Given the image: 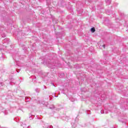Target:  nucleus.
I'll return each mask as SVG.
<instances>
[{
  "instance_id": "f257e3e1",
  "label": "nucleus",
  "mask_w": 128,
  "mask_h": 128,
  "mask_svg": "<svg viewBox=\"0 0 128 128\" xmlns=\"http://www.w3.org/2000/svg\"><path fill=\"white\" fill-rule=\"evenodd\" d=\"M78 118H76L75 120H73L71 123L72 128H76V124H78Z\"/></svg>"
},
{
  "instance_id": "f03ea898",
  "label": "nucleus",
  "mask_w": 128,
  "mask_h": 128,
  "mask_svg": "<svg viewBox=\"0 0 128 128\" xmlns=\"http://www.w3.org/2000/svg\"><path fill=\"white\" fill-rule=\"evenodd\" d=\"M43 128H52V126L50 125H48V124H45L43 126Z\"/></svg>"
},
{
  "instance_id": "7ed1b4c3",
  "label": "nucleus",
  "mask_w": 128,
  "mask_h": 128,
  "mask_svg": "<svg viewBox=\"0 0 128 128\" xmlns=\"http://www.w3.org/2000/svg\"><path fill=\"white\" fill-rule=\"evenodd\" d=\"M106 2L107 6H110L112 4V0H106Z\"/></svg>"
},
{
  "instance_id": "20e7f679",
  "label": "nucleus",
  "mask_w": 128,
  "mask_h": 128,
  "mask_svg": "<svg viewBox=\"0 0 128 128\" xmlns=\"http://www.w3.org/2000/svg\"><path fill=\"white\" fill-rule=\"evenodd\" d=\"M90 30L92 32H96V28H94L93 27L90 28Z\"/></svg>"
},
{
  "instance_id": "39448f33",
  "label": "nucleus",
  "mask_w": 128,
  "mask_h": 128,
  "mask_svg": "<svg viewBox=\"0 0 128 128\" xmlns=\"http://www.w3.org/2000/svg\"><path fill=\"white\" fill-rule=\"evenodd\" d=\"M35 90H36V92H40V90L38 88H37Z\"/></svg>"
},
{
  "instance_id": "423d86ee",
  "label": "nucleus",
  "mask_w": 128,
  "mask_h": 128,
  "mask_svg": "<svg viewBox=\"0 0 128 128\" xmlns=\"http://www.w3.org/2000/svg\"><path fill=\"white\" fill-rule=\"evenodd\" d=\"M4 41L6 42H10V39H8V38H5V39H4Z\"/></svg>"
},
{
  "instance_id": "0eeeda50",
  "label": "nucleus",
  "mask_w": 128,
  "mask_h": 128,
  "mask_svg": "<svg viewBox=\"0 0 128 128\" xmlns=\"http://www.w3.org/2000/svg\"><path fill=\"white\" fill-rule=\"evenodd\" d=\"M0 30H4V26H0Z\"/></svg>"
},
{
  "instance_id": "6e6552de",
  "label": "nucleus",
  "mask_w": 128,
  "mask_h": 128,
  "mask_svg": "<svg viewBox=\"0 0 128 128\" xmlns=\"http://www.w3.org/2000/svg\"><path fill=\"white\" fill-rule=\"evenodd\" d=\"M1 36L2 38H6V34H2Z\"/></svg>"
},
{
  "instance_id": "1a4fd4ad",
  "label": "nucleus",
  "mask_w": 128,
  "mask_h": 128,
  "mask_svg": "<svg viewBox=\"0 0 128 128\" xmlns=\"http://www.w3.org/2000/svg\"><path fill=\"white\" fill-rule=\"evenodd\" d=\"M50 108H51L52 110H54V106H52V107H50Z\"/></svg>"
},
{
  "instance_id": "9d476101",
  "label": "nucleus",
  "mask_w": 128,
  "mask_h": 128,
  "mask_svg": "<svg viewBox=\"0 0 128 128\" xmlns=\"http://www.w3.org/2000/svg\"><path fill=\"white\" fill-rule=\"evenodd\" d=\"M25 100H29L28 97H26Z\"/></svg>"
},
{
  "instance_id": "9b49d317",
  "label": "nucleus",
  "mask_w": 128,
  "mask_h": 128,
  "mask_svg": "<svg viewBox=\"0 0 128 128\" xmlns=\"http://www.w3.org/2000/svg\"><path fill=\"white\" fill-rule=\"evenodd\" d=\"M102 46H103L104 48H106V45H105V44H104V45Z\"/></svg>"
},
{
  "instance_id": "f8f14e48",
  "label": "nucleus",
  "mask_w": 128,
  "mask_h": 128,
  "mask_svg": "<svg viewBox=\"0 0 128 128\" xmlns=\"http://www.w3.org/2000/svg\"><path fill=\"white\" fill-rule=\"evenodd\" d=\"M26 128H32V127L30 126H28Z\"/></svg>"
},
{
  "instance_id": "ddd939ff",
  "label": "nucleus",
  "mask_w": 128,
  "mask_h": 128,
  "mask_svg": "<svg viewBox=\"0 0 128 128\" xmlns=\"http://www.w3.org/2000/svg\"><path fill=\"white\" fill-rule=\"evenodd\" d=\"M52 86H54V83H52Z\"/></svg>"
},
{
  "instance_id": "4468645a",
  "label": "nucleus",
  "mask_w": 128,
  "mask_h": 128,
  "mask_svg": "<svg viewBox=\"0 0 128 128\" xmlns=\"http://www.w3.org/2000/svg\"><path fill=\"white\" fill-rule=\"evenodd\" d=\"M30 120H32V117H30Z\"/></svg>"
},
{
  "instance_id": "2eb2a0df",
  "label": "nucleus",
  "mask_w": 128,
  "mask_h": 128,
  "mask_svg": "<svg viewBox=\"0 0 128 128\" xmlns=\"http://www.w3.org/2000/svg\"><path fill=\"white\" fill-rule=\"evenodd\" d=\"M44 88H46V87L45 86H44Z\"/></svg>"
},
{
  "instance_id": "dca6fc26",
  "label": "nucleus",
  "mask_w": 128,
  "mask_h": 128,
  "mask_svg": "<svg viewBox=\"0 0 128 128\" xmlns=\"http://www.w3.org/2000/svg\"><path fill=\"white\" fill-rule=\"evenodd\" d=\"M34 78H36V76H34Z\"/></svg>"
},
{
  "instance_id": "f3484780",
  "label": "nucleus",
  "mask_w": 128,
  "mask_h": 128,
  "mask_svg": "<svg viewBox=\"0 0 128 128\" xmlns=\"http://www.w3.org/2000/svg\"><path fill=\"white\" fill-rule=\"evenodd\" d=\"M52 68H54V67H51Z\"/></svg>"
},
{
  "instance_id": "a211bd4d",
  "label": "nucleus",
  "mask_w": 128,
  "mask_h": 128,
  "mask_svg": "<svg viewBox=\"0 0 128 128\" xmlns=\"http://www.w3.org/2000/svg\"><path fill=\"white\" fill-rule=\"evenodd\" d=\"M17 72H18V71L17 70Z\"/></svg>"
},
{
  "instance_id": "6ab92c4d",
  "label": "nucleus",
  "mask_w": 128,
  "mask_h": 128,
  "mask_svg": "<svg viewBox=\"0 0 128 128\" xmlns=\"http://www.w3.org/2000/svg\"><path fill=\"white\" fill-rule=\"evenodd\" d=\"M30 102V100H27L26 102Z\"/></svg>"
},
{
  "instance_id": "aec40b11",
  "label": "nucleus",
  "mask_w": 128,
  "mask_h": 128,
  "mask_svg": "<svg viewBox=\"0 0 128 128\" xmlns=\"http://www.w3.org/2000/svg\"><path fill=\"white\" fill-rule=\"evenodd\" d=\"M103 96H104V94Z\"/></svg>"
},
{
  "instance_id": "412c9836",
  "label": "nucleus",
  "mask_w": 128,
  "mask_h": 128,
  "mask_svg": "<svg viewBox=\"0 0 128 128\" xmlns=\"http://www.w3.org/2000/svg\"><path fill=\"white\" fill-rule=\"evenodd\" d=\"M2 57L1 58V60H2Z\"/></svg>"
},
{
  "instance_id": "4be33fe9",
  "label": "nucleus",
  "mask_w": 128,
  "mask_h": 128,
  "mask_svg": "<svg viewBox=\"0 0 128 128\" xmlns=\"http://www.w3.org/2000/svg\"><path fill=\"white\" fill-rule=\"evenodd\" d=\"M54 66H56V65H54Z\"/></svg>"
}]
</instances>
